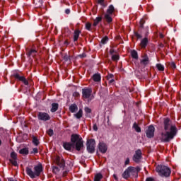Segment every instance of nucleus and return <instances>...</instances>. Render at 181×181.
I'll use <instances>...</instances> for the list:
<instances>
[{
	"mask_svg": "<svg viewBox=\"0 0 181 181\" xmlns=\"http://www.w3.org/2000/svg\"><path fill=\"white\" fill-rule=\"evenodd\" d=\"M164 130L165 132H162L160 139L161 142H170L177 134V128L175 125H172V121L168 117L163 119Z\"/></svg>",
	"mask_w": 181,
	"mask_h": 181,
	"instance_id": "f257e3e1",
	"label": "nucleus"
},
{
	"mask_svg": "<svg viewBox=\"0 0 181 181\" xmlns=\"http://www.w3.org/2000/svg\"><path fill=\"white\" fill-rule=\"evenodd\" d=\"M71 142L63 143V148L69 152H73L74 149L80 152L84 148V141H83V138H81L80 134H71Z\"/></svg>",
	"mask_w": 181,
	"mask_h": 181,
	"instance_id": "f03ea898",
	"label": "nucleus"
},
{
	"mask_svg": "<svg viewBox=\"0 0 181 181\" xmlns=\"http://www.w3.org/2000/svg\"><path fill=\"white\" fill-rule=\"evenodd\" d=\"M25 172L28 176L30 177V179L39 177V176H40V173L43 172V165H42V163H38L34 167V172L32 170V168L26 167Z\"/></svg>",
	"mask_w": 181,
	"mask_h": 181,
	"instance_id": "7ed1b4c3",
	"label": "nucleus"
},
{
	"mask_svg": "<svg viewBox=\"0 0 181 181\" xmlns=\"http://www.w3.org/2000/svg\"><path fill=\"white\" fill-rule=\"evenodd\" d=\"M145 25V20L141 19L139 22V26L138 32L134 31V35L137 39H142V35H145V36H148L149 33V28L148 27H144Z\"/></svg>",
	"mask_w": 181,
	"mask_h": 181,
	"instance_id": "20e7f679",
	"label": "nucleus"
},
{
	"mask_svg": "<svg viewBox=\"0 0 181 181\" xmlns=\"http://www.w3.org/2000/svg\"><path fill=\"white\" fill-rule=\"evenodd\" d=\"M156 170L161 177H169L170 176V173H172L170 168L163 165H158L156 167Z\"/></svg>",
	"mask_w": 181,
	"mask_h": 181,
	"instance_id": "39448f33",
	"label": "nucleus"
},
{
	"mask_svg": "<svg viewBox=\"0 0 181 181\" xmlns=\"http://www.w3.org/2000/svg\"><path fill=\"white\" fill-rule=\"evenodd\" d=\"M11 77H13L16 81H21L25 86H29V81H28L25 75L19 71H13Z\"/></svg>",
	"mask_w": 181,
	"mask_h": 181,
	"instance_id": "423d86ee",
	"label": "nucleus"
},
{
	"mask_svg": "<svg viewBox=\"0 0 181 181\" xmlns=\"http://www.w3.org/2000/svg\"><path fill=\"white\" fill-rule=\"evenodd\" d=\"M134 175L136 176L135 167L129 166L123 173L122 177L123 179H129V177H135Z\"/></svg>",
	"mask_w": 181,
	"mask_h": 181,
	"instance_id": "0eeeda50",
	"label": "nucleus"
},
{
	"mask_svg": "<svg viewBox=\"0 0 181 181\" xmlns=\"http://www.w3.org/2000/svg\"><path fill=\"white\" fill-rule=\"evenodd\" d=\"M86 150L88 153H94L95 152V140L94 139L87 140Z\"/></svg>",
	"mask_w": 181,
	"mask_h": 181,
	"instance_id": "6e6552de",
	"label": "nucleus"
},
{
	"mask_svg": "<svg viewBox=\"0 0 181 181\" xmlns=\"http://www.w3.org/2000/svg\"><path fill=\"white\" fill-rule=\"evenodd\" d=\"M91 94H93V89H91V88H85L82 89V97L85 100L90 98Z\"/></svg>",
	"mask_w": 181,
	"mask_h": 181,
	"instance_id": "1a4fd4ad",
	"label": "nucleus"
},
{
	"mask_svg": "<svg viewBox=\"0 0 181 181\" xmlns=\"http://www.w3.org/2000/svg\"><path fill=\"white\" fill-rule=\"evenodd\" d=\"M37 119L40 121H44V122H46V121H50V115L46 112H39L37 114Z\"/></svg>",
	"mask_w": 181,
	"mask_h": 181,
	"instance_id": "9d476101",
	"label": "nucleus"
},
{
	"mask_svg": "<svg viewBox=\"0 0 181 181\" xmlns=\"http://www.w3.org/2000/svg\"><path fill=\"white\" fill-rule=\"evenodd\" d=\"M142 159V151L141 149H138L135 151L134 155L133 156V160L136 163H139Z\"/></svg>",
	"mask_w": 181,
	"mask_h": 181,
	"instance_id": "9b49d317",
	"label": "nucleus"
},
{
	"mask_svg": "<svg viewBox=\"0 0 181 181\" xmlns=\"http://www.w3.org/2000/svg\"><path fill=\"white\" fill-rule=\"evenodd\" d=\"M146 135L147 138L151 139L155 136V127L153 125H150L148 129L146 131Z\"/></svg>",
	"mask_w": 181,
	"mask_h": 181,
	"instance_id": "f8f14e48",
	"label": "nucleus"
},
{
	"mask_svg": "<svg viewBox=\"0 0 181 181\" xmlns=\"http://www.w3.org/2000/svg\"><path fill=\"white\" fill-rule=\"evenodd\" d=\"M98 149L101 153H105L107 150V144L104 142H100L98 144Z\"/></svg>",
	"mask_w": 181,
	"mask_h": 181,
	"instance_id": "ddd939ff",
	"label": "nucleus"
},
{
	"mask_svg": "<svg viewBox=\"0 0 181 181\" xmlns=\"http://www.w3.org/2000/svg\"><path fill=\"white\" fill-rule=\"evenodd\" d=\"M148 43H149V40H148V37H145L141 40L140 42V47H141V49H146Z\"/></svg>",
	"mask_w": 181,
	"mask_h": 181,
	"instance_id": "4468645a",
	"label": "nucleus"
},
{
	"mask_svg": "<svg viewBox=\"0 0 181 181\" xmlns=\"http://www.w3.org/2000/svg\"><path fill=\"white\" fill-rule=\"evenodd\" d=\"M26 54H27L28 57H30L31 56H32V57H35V56H36V54H37V51L35 49H27Z\"/></svg>",
	"mask_w": 181,
	"mask_h": 181,
	"instance_id": "2eb2a0df",
	"label": "nucleus"
},
{
	"mask_svg": "<svg viewBox=\"0 0 181 181\" xmlns=\"http://www.w3.org/2000/svg\"><path fill=\"white\" fill-rule=\"evenodd\" d=\"M142 58L143 59L140 62L141 64H143L144 66H146L149 63V57H148V54H144L142 56Z\"/></svg>",
	"mask_w": 181,
	"mask_h": 181,
	"instance_id": "dca6fc26",
	"label": "nucleus"
},
{
	"mask_svg": "<svg viewBox=\"0 0 181 181\" xmlns=\"http://www.w3.org/2000/svg\"><path fill=\"white\" fill-rule=\"evenodd\" d=\"M57 164L59 168H64L66 166V161H64V159L60 158H57Z\"/></svg>",
	"mask_w": 181,
	"mask_h": 181,
	"instance_id": "f3484780",
	"label": "nucleus"
},
{
	"mask_svg": "<svg viewBox=\"0 0 181 181\" xmlns=\"http://www.w3.org/2000/svg\"><path fill=\"white\" fill-rule=\"evenodd\" d=\"M80 33H81V30L76 29L74 32V42H77L78 40V37H80Z\"/></svg>",
	"mask_w": 181,
	"mask_h": 181,
	"instance_id": "a211bd4d",
	"label": "nucleus"
},
{
	"mask_svg": "<svg viewBox=\"0 0 181 181\" xmlns=\"http://www.w3.org/2000/svg\"><path fill=\"white\" fill-rule=\"evenodd\" d=\"M92 78L95 83H100V81H101V74L99 73L94 74L92 76Z\"/></svg>",
	"mask_w": 181,
	"mask_h": 181,
	"instance_id": "6ab92c4d",
	"label": "nucleus"
},
{
	"mask_svg": "<svg viewBox=\"0 0 181 181\" xmlns=\"http://www.w3.org/2000/svg\"><path fill=\"white\" fill-rule=\"evenodd\" d=\"M78 110V107L77 106V105H76L75 103L71 104L69 107V110L70 111V112H71L72 114H74V112H76V111H77Z\"/></svg>",
	"mask_w": 181,
	"mask_h": 181,
	"instance_id": "aec40b11",
	"label": "nucleus"
},
{
	"mask_svg": "<svg viewBox=\"0 0 181 181\" xmlns=\"http://www.w3.org/2000/svg\"><path fill=\"white\" fill-rule=\"evenodd\" d=\"M115 12V8L114 7V5L111 4L108 6L106 14L112 15V13Z\"/></svg>",
	"mask_w": 181,
	"mask_h": 181,
	"instance_id": "412c9836",
	"label": "nucleus"
},
{
	"mask_svg": "<svg viewBox=\"0 0 181 181\" xmlns=\"http://www.w3.org/2000/svg\"><path fill=\"white\" fill-rule=\"evenodd\" d=\"M59 110V103H52V108L50 110L51 112H56Z\"/></svg>",
	"mask_w": 181,
	"mask_h": 181,
	"instance_id": "4be33fe9",
	"label": "nucleus"
},
{
	"mask_svg": "<svg viewBox=\"0 0 181 181\" xmlns=\"http://www.w3.org/2000/svg\"><path fill=\"white\" fill-rule=\"evenodd\" d=\"M104 18L107 23H111V22H112V17H111V14H105Z\"/></svg>",
	"mask_w": 181,
	"mask_h": 181,
	"instance_id": "5701e85b",
	"label": "nucleus"
},
{
	"mask_svg": "<svg viewBox=\"0 0 181 181\" xmlns=\"http://www.w3.org/2000/svg\"><path fill=\"white\" fill-rule=\"evenodd\" d=\"M19 153L21 155H29V148H23L19 151Z\"/></svg>",
	"mask_w": 181,
	"mask_h": 181,
	"instance_id": "b1692460",
	"label": "nucleus"
},
{
	"mask_svg": "<svg viewBox=\"0 0 181 181\" xmlns=\"http://www.w3.org/2000/svg\"><path fill=\"white\" fill-rule=\"evenodd\" d=\"M102 21H103V17L101 16L96 17V18L93 21V26L94 27L97 26V25H98L100 22H102Z\"/></svg>",
	"mask_w": 181,
	"mask_h": 181,
	"instance_id": "393cba45",
	"label": "nucleus"
},
{
	"mask_svg": "<svg viewBox=\"0 0 181 181\" xmlns=\"http://www.w3.org/2000/svg\"><path fill=\"white\" fill-rule=\"evenodd\" d=\"M131 56L132 59H135L136 60H138L139 57H138V52L136 50L133 49L131 51Z\"/></svg>",
	"mask_w": 181,
	"mask_h": 181,
	"instance_id": "a878e982",
	"label": "nucleus"
},
{
	"mask_svg": "<svg viewBox=\"0 0 181 181\" xmlns=\"http://www.w3.org/2000/svg\"><path fill=\"white\" fill-rule=\"evenodd\" d=\"M74 115L77 119H80L83 117V109H79L78 112Z\"/></svg>",
	"mask_w": 181,
	"mask_h": 181,
	"instance_id": "bb28decb",
	"label": "nucleus"
},
{
	"mask_svg": "<svg viewBox=\"0 0 181 181\" xmlns=\"http://www.w3.org/2000/svg\"><path fill=\"white\" fill-rule=\"evenodd\" d=\"M33 145H35V146H38L40 142L39 141V139H37V137L33 136Z\"/></svg>",
	"mask_w": 181,
	"mask_h": 181,
	"instance_id": "cd10ccee",
	"label": "nucleus"
},
{
	"mask_svg": "<svg viewBox=\"0 0 181 181\" xmlns=\"http://www.w3.org/2000/svg\"><path fill=\"white\" fill-rule=\"evenodd\" d=\"M108 40H109L108 36H105L100 40V45H107V43L108 42Z\"/></svg>",
	"mask_w": 181,
	"mask_h": 181,
	"instance_id": "c85d7f7f",
	"label": "nucleus"
},
{
	"mask_svg": "<svg viewBox=\"0 0 181 181\" xmlns=\"http://www.w3.org/2000/svg\"><path fill=\"white\" fill-rule=\"evenodd\" d=\"M132 128H133L134 129H135L136 132H141V128L139 127V126L138 125V124H136V122H134V123L133 124Z\"/></svg>",
	"mask_w": 181,
	"mask_h": 181,
	"instance_id": "c756f323",
	"label": "nucleus"
},
{
	"mask_svg": "<svg viewBox=\"0 0 181 181\" xmlns=\"http://www.w3.org/2000/svg\"><path fill=\"white\" fill-rule=\"evenodd\" d=\"M156 66L158 71H165V66L162 64H157Z\"/></svg>",
	"mask_w": 181,
	"mask_h": 181,
	"instance_id": "7c9ffc66",
	"label": "nucleus"
},
{
	"mask_svg": "<svg viewBox=\"0 0 181 181\" xmlns=\"http://www.w3.org/2000/svg\"><path fill=\"white\" fill-rule=\"evenodd\" d=\"M101 179H103V174L98 173L95 175L94 181H101Z\"/></svg>",
	"mask_w": 181,
	"mask_h": 181,
	"instance_id": "2f4dec72",
	"label": "nucleus"
},
{
	"mask_svg": "<svg viewBox=\"0 0 181 181\" xmlns=\"http://www.w3.org/2000/svg\"><path fill=\"white\" fill-rule=\"evenodd\" d=\"M98 4L101 5L103 8H106L107 5H108L107 1L105 2L104 0H98Z\"/></svg>",
	"mask_w": 181,
	"mask_h": 181,
	"instance_id": "473e14b6",
	"label": "nucleus"
},
{
	"mask_svg": "<svg viewBox=\"0 0 181 181\" xmlns=\"http://www.w3.org/2000/svg\"><path fill=\"white\" fill-rule=\"evenodd\" d=\"M84 111L86 112V117H90V114H91V108L85 107Z\"/></svg>",
	"mask_w": 181,
	"mask_h": 181,
	"instance_id": "72a5a7b5",
	"label": "nucleus"
},
{
	"mask_svg": "<svg viewBox=\"0 0 181 181\" xmlns=\"http://www.w3.org/2000/svg\"><path fill=\"white\" fill-rule=\"evenodd\" d=\"M112 60L113 62H118L119 60V54L112 55Z\"/></svg>",
	"mask_w": 181,
	"mask_h": 181,
	"instance_id": "f704fd0d",
	"label": "nucleus"
},
{
	"mask_svg": "<svg viewBox=\"0 0 181 181\" xmlns=\"http://www.w3.org/2000/svg\"><path fill=\"white\" fill-rule=\"evenodd\" d=\"M11 158L14 160H18V154L13 151L11 153Z\"/></svg>",
	"mask_w": 181,
	"mask_h": 181,
	"instance_id": "c9c22d12",
	"label": "nucleus"
},
{
	"mask_svg": "<svg viewBox=\"0 0 181 181\" xmlns=\"http://www.w3.org/2000/svg\"><path fill=\"white\" fill-rule=\"evenodd\" d=\"M85 28L86 29V30H88L89 32H91V23H86L85 24Z\"/></svg>",
	"mask_w": 181,
	"mask_h": 181,
	"instance_id": "e433bc0d",
	"label": "nucleus"
},
{
	"mask_svg": "<svg viewBox=\"0 0 181 181\" xmlns=\"http://www.w3.org/2000/svg\"><path fill=\"white\" fill-rule=\"evenodd\" d=\"M134 170H135V172L136 173V175H134V177L136 179V177H138V173L139 172H141V168L139 167H134Z\"/></svg>",
	"mask_w": 181,
	"mask_h": 181,
	"instance_id": "4c0bfd02",
	"label": "nucleus"
},
{
	"mask_svg": "<svg viewBox=\"0 0 181 181\" xmlns=\"http://www.w3.org/2000/svg\"><path fill=\"white\" fill-rule=\"evenodd\" d=\"M169 66L172 69V70H175L176 69V64L175 62L169 63Z\"/></svg>",
	"mask_w": 181,
	"mask_h": 181,
	"instance_id": "58836bf2",
	"label": "nucleus"
},
{
	"mask_svg": "<svg viewBox=\"0 0 181 181\" xmlns=\"http://www.w3.org/2000/svg\"><path fill=\"white\" fill-rule=\"evenodd\" d=\"M47 134L49 135V136H53V135H54V132L53 131V129H49L47 132Z\"/></svg>",
	"mask_w": 181,
	"mask_h": 181,
	"instance_id": "ea45409f",
	"label": "nucleus"
},
{
	"mask_svg": "<svg viewBox=\"0 0 181 181\" xmlns=\"http://www.w3.org/2000/svg\"><path fill=\"white\" fill-rule=\"evenodd\" d=\"M9 162L13 165V166H18V161H16V160L9 159Z\"/></svg>",
	"mask_w": 181,
	"mask_h": 181,
	"instance_id": "a19ab883",
	"label": "nucleus"
},
{
	"mask_svg": "<svg viewBox=\"0 0 181 181\" xmlns=\"http://www.w3.org/2000/svg\"><path fill=\"white\" fill-rule=\"evenodd\" d=\"M43 5V0H38V4L36 3L37 8H40Z\"/></svg>",
	"mask_w": 181,
	"mask_h": 181,
	"instance_id": "79ce46f5",
	"label": "nucleus"
},
{
	"mask_svg": "<svg viewBox=\"0 0 181 181\" xmlns=\"http://www.w3.org/2000/svg\"><path fill=\"white\" fill-rule=\"evenodd\" d=\"M63 59H64V62H69V60H70V57L68 56L67 54H65L63 57Z\"/></svg>",
	"mask_w": 181,
	"mask_h": 181,
	"instance_id": "37998d69",
	"label": "nucleus"
},
{
	"mask_svg": "<svg viewBox=\"0 0 181 181\" xmlns=\"http://www.w3.org/2000/svg\"><path fill=\"white\" fill-rule=\"evenodd\" d=\"M39 151L37 150V148H33V151L30 152L31 155L34 154L36 155V153H38Z\"/></svg>",
	"mask_w": 181,
	"mask_h": 181,
	"instance_id": "c03bdc74",
	"label": "nucleus"
},
{
	"mask_svg": "<svg viewBox=\"0 0 181 181\" xmlns=\"http://www.w3.org/2000/svg\"><path fill=\"white\" fill-rule=\"evenodd\" d=\"M107 80H110V78H114V74H108V75L107 76Z\"/></svg>",
	"mask_w": 181,
	"mask_h": 181,
	"instance_id": "a18cd8bd",
	"label": "nucleus"
},
{
	"mask_svg": "<svg viewBox=\"0 0 181 181\" xmlns=\"http://www.w3.org/2000/svg\"><path fill=\"white\" fill-rule=\"evenodd\" d=\"M59 167L57 166H54L53 167V170H52V172H54V173H56V172H59Z\"/></svg>",
	"mask_w": 181,
	"mask_h": 181,
	"instance_id": "49530a36",
	"label": "nucleus"
},
{
	"mask_svg": "<svg viewBox=\"0 0 181 181\" xmlns=\"http://www.w3.org/2000/svg\"><path fill=\"white\" fill-rule=\"evenodd\" d=\"M146 181H155V179L152 177H148L146 179Z\"/></svg>",
	"mask_w": 181,
	"mask_h": 181,
	"instance_id": "de8ad7c7",
	"label": "nucleus"
},
{
	"mask_svg": "<svg viewBox=\"0 0 181 181\" xmlns=\"http://www.w3.org/2000/svg\"><path fill=\"white\" fill-rule=\"evenodd\" d=\"M86 53H83V54H79V57L81 58V59H84V57H86Z\"/></svg>",
	"mask_w": 181,
	"mask_h": 181,
	"instance_id": "09e8293b",
	"label": "nucleus"
},
{
	"mask_svg": "<svg viewBox=\"0 0 181 181\" xmlns=\"http://www.w3.org/2000/svg\"><path fill=\"white\" fill-rule=\"evenodd\" d=\"M70 12H71L70 8L65 9V13L66 15H70Z\"/></svg>",
	"mask_w": 181,
	"mask_h": 181,
	"instance_id": "8fccbe9b",
	"label": "nucleus"
},
{
	"mask_svg": "<svg viewBox=\"0 0 181 181\" xmlns=\"http://www.w3.org/2000/svg\"><path fill=\"white\" fill-rule=\"evenodd\" d=\"M114 53H115V50H114V49H110V54H111L112 56V55H114Z\"/></svg>",
	"mask_w": 181,
	"mask_h": 181,
	"instance_id": "3c124183",
	"label": "nucleus"
},
{
	"mask_svg": "<svg viewBox=\"0 0 181 181\" xmlns=\"http://www.w3.org/2000/svg\"><path fill=\"white\" fill-rule=\"evenodd\" d=\"M93 130H94V131H98V127H97V124H93Z\"/></svg>",
	"mask_w": 181,
	"mask_h": 181,
	"instance_id": "603ef678",
	"label": "nucleus"
},
{
	"mask_svg": "<svg viewBox=\"0 0 181 181\" xmlns=\"http://www.w3.org/2000/svg\"><path fill=\"white\" fill-rule=\"evenodd\" d=\"M124 165H129V158H127L125 160Z\"/></svg>",
	"mask_w": 181,
	"mask_h": 181,
	"instance_id": "864d4df0",
	"label": "nucleus"
},
{
	"mask_svg": "<svg viewBox=\"0 0 181 181\" xmlns=\"http://www.w3.org/2000/svg\"><path fill=\"white\" fill-rule=\"evenodd\" d=\"M74 95H75V97H80V93H78V92H75Z\"/></svg>",
	"mask_w": 181,
	"mask_h": 181,
	"instance_id": "5fc2aeb1",
	"label": "nucleus"
},
{
	"mask_svg": "<svg viewBox=\"0 0 181 181\" xmlns=\"http://www.w3.org/2000/svg\"><path fill=\"white\" fill-rule=\"evenodd\" d=\"M67 173H68L67 171H64V172H63V174H62V176H63L64 177H65V176H67Z\"/></svg>",
	"mask_w": 181,
	"mask_h": 181,
	"instance_id": "6e6d98bb",
	"label": "nucleus"
},
{
	"mask_svg": "<svg viewBox=\"0 0 181 181\" xmlns=\"http://www.w3.org/2000/svg\"><path fill=\"white\" fill-rule=\"evenodd\" d=\"M114 81H115V80H114V78H112L111 80L109 81L110 84H112V83H114Z\"/></svg>",
	"mask_w": 181,
	"mask_h": 181,
	"instance_id": "4d7b16f0",
	"label": "nucleus"
},
{
	"mask_svg": "<svg viewBox=\"0 0 181 181\" xmlns=\"http://www.w3.org/2000/svg\"><path fill=\"white\" fill-rule=\"evenodd\" d=\"M113 177L115 180H118V177H117V175L114 174Z\"/></svg>",
	"mask_w": 181,
	"mask_h": 181,
	"instance_id": "13d9d810",
	"label": "nucleus"
},
{
	"mask_svg": "<svg viewBox=\"0 0 181 181\" xmlns=\"http://www.w3.org/2000/svg\"><path fill=\"white\" fill-rule=\"evenodd\" d=\"M107 125H110V116H107Z\"/></svg>",
	"mask_w": 181,
	"mask_h": 181,
	"instance_id": "bf43d9fd",
	"label": "nucleus"
},
{
	"mask_svg": "<svg viewBox=\"0 0 181 181\" xmlns=\"http://www.w3.org/2000/svg\"><path fill=\"white\" fill-rule=\"evenodd\" d=\"M64 45H66V46H69V41L66 40L64 42Z\"/></svg>",
	"mask_w": 181,
	"mask_h": 181,
	"instance_id": "052dcab7",
	"label": "nucleus"
},
{
	"mask_svg": "<svg viewBox=\"0 0 181 181\" xmlns=\"http://www.w3.org/2000/svg\"><path fill=\"white\" fill-rule=\"evenodd\" d=\"M163 37H164L163 35L162 34L160 35V37H161V39H163Z\"/></svg>",
	"mask_w": 181,
	"mask_h": 181,
	"instance_id": "680f3d73",
	"label": "nucleus"
},
{
	"mask_svg": "<svg viewBox=\"0 0 181 181\" xmlns=\"http://www.w3.org/2000/svg\"><path fill=\"white\" fill-rule=\"evenodd\" d=\"M2 144V141L0 140V146Z\"/></svg>",
	"mask_w": 181,
	"mask_h": 181,
	"instance_id": "e2e57ef3",
	"label": "nucleus"
},
{
	"mask_svg": "<svg viewBox=\"0 0 181 181\" xmlns=\"http://www.w3.org/2000/svg\"><path fill=\"white\" fill-rule=\"evenodd\" d=\"M0 16H2V13H0Z\"/></svg>",
	"mask_w": 181,
	"mask_h": 181,
	"instance_id": "0e129e2a",
	"label": "nucleus"
},
{
	"mask_svg": "<svg viewBox=\"0 0 181 181\" xmlns=\"http://www.w3.org/2000/svg\"><path fill=\"white\" fill-rule=\"evenodd\" d=\"M0 181H1V179H0Z\"/></svg>",
	"mask_w": 181,
	"mask_h": 181,
	"instance_id": "69168bd1",
	"label": "nucleus"
}]
</instances>
